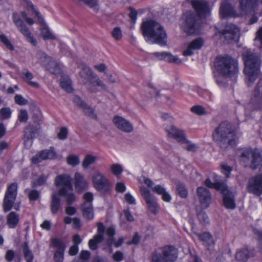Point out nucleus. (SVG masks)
Wrapping results in <instances>:
<instances>
[{
  "label": "nucleus",
  "mask_w": 262,
  "mask_h": 262,
  "mask_svg": "<svg viewBox=\"0 0 262 262\" xmlns=\"http://www.w3.org/2000/svg\"><path fill=\"white\" fill-rule=\"evenodd\" d=\"M139 13H140V14H141L142 13V10H139V11H137L136 10H134L133 9H130L129 16L132 21L134 24L136 23L137 20V16L138 14Z\"/></svg>",
  "instance_id": "obj_52"
},
{
  "label": "nucleus",
  "mask_w": 262,
  "mask_h": 262,
  "mask_svg": "<svg viewBox=\"0 0 262 262\" xmlns=\"http://www.w3.org/2000/svg\"><path fill=\"white\" fill-rule=\"evenodd\" d=\"M49 177V174H43L39 176L37 179H34L33 180V184L36 186H38L44 184L48 178Z\"/></svg>",
  "instance_id": "obj_45"
},
{
  "label": "nucleus",
  "mask_w": 262,
  "mask_h": 262,
  "mask_svg": "<svg viewBox=\"0 0 262 262\" xmlns=\"http://www.w3.org/2000/svg\"><path fill=\"white\" fill-rule=\"evenodd\" d=\"M83 216L87 220H92L94 217L93 206L92 204L83 203L82 206Z\"/></svg>",
  "instance_id": "obj_38"
},
{
  "label": "nucleus",
  "mask_w": 262,
  "mask_h": 262,
  "mask_svg": "<svg viewBox=\"0 0 262 262\" xmlns=\"http://www.w3.org/2000/svg\"><path fill=\"white\" fill-rule=\"evenodd\" d=\"M94 188L97 191L106 192L110 191L111 185L108 179L99 171H95L92 176Z\"/></svg>",
  "instance_id": "obj_14"
},
{
  "label": "nucleus",
  "mask_w": 262,
  "mask_h": 262,
  "mask_svg": "<svg viewBox=\"0 0 262 262\" xmlns=\"http://www.w3.org/2000/svg\"><path fill=\"white\" fill-rule=\"evenodd\" d=\"M51 243L52 246L57 248L54 253V260L55 262H62L66 248L65 244L60 239L57 238H53Z\"/></svg>",
  "instance_id": "obj_21"
},
{
  "label": "nucleus",
  "mask_w": 262,
  "mask_h": 262,
  "mask_svg": "<svg viewBox=\"0 0 262 262\" xmlns=\"http://www.w3.org/2000/svg\"><path fill=\"white\" fill-rule=\"evenodd\" d=\"M152 191L161 196L162 200L166 202H169L171 200L170 194L167 191L166 189L160 185H157L154 186Z\"/></svg>",
  "instance_id": "obj_34"
},
{
  "label": "nucleus",
  "mask_w": 262,
  "mask_h": 262,
  "mask_svg": "<svg viewBox=\"0 0 262 262\" xmlns=\"http://www.w3.org/2000/svg\"><path fill=\"white\" fill-rule=\"evenodd\" d=\"M60 86L68 93H71L73 91L71 80L67 76L62 77L60 81Z\"/></svg>",
  "instance_id": "obj_40"
},
{
  "label": "nucleus",
  "mask_w": 262,
  "mask_h": 262,
  "mask_svg": "<svg viewBox=\"0 0 262 262\" xmlns=\"http://www.w3.org/2000/svg\"><path fill=\"white\" fill-rule=\"evenodd\" d=\"M195 234L199 239L203 243L207 254L211 257L215 256L216 253L215 249V243L212 234L209 232L196 233Z\"/></svg>",
  "instance_id": "obj_15"
},
{
  "label": "nucleus",
  "mask_w": 262,
  "mask_h": 262,
  "mask_svg": "<svg viewBox=\"0 0 262 262\" xmlns=\"http://www.w3.org/2000/svg\"><path fill=\"white\" fill-rule=\"evenodd\" d=\"M255 43H259V48L262 49V27L257 32V35L254 39Z\"/></svg>",
  "instance_id": "obj_53"
},
{
  "label": "nucleus",
  "mask_w": 262,
  "mask_h": 262,
  "mask_svg": "<svg viewBox=\"0 0 262 262\" xmlns=\"http://www.w3.org/2000/svg\"><path fill=\"white\" fill-rule=\"evenodd\" d=\"M244 62V73L249 83L256 80L260 73V59L259 57L250 49H246L243 53Z\"/></svg>",
  "instance_id": "obj_4"
},
{
  "label": "nucleus",
  "mask_w": 262,
  "mask_h": 262,
  "mask_svg": "<svg viewBox=\"0 0 262 262\" xmlns=\"http://www.w3.org/2000/svg\"><path fill=\"white\" fill-rule=\"evenodd\" d=\"M138 180L141 194L144 199L148 209L151 213L155 215L158 212L159 205L156 199L152 197L150 191L143 186V184H145L148 187L150 188L153 185V182L144 176L138 177Z\"/></svg>",
  "instance_id": "obj_8"
},
{
  "label": "nucleus",
  "mask_w": 262,
  "mask_h": 262,
  "mask_svg": "<svg viewBox=\"0 0 262 262\" xmlns=\"http://www.w3.org/2000/svg\"><path fill=\"white\" fill-rule=\"evenodd\" d=\"M204 184L209 188H214L220 191H221L226 186L224 183L220 182L212 183L209 179H207L205 181Z\"/></svg>",
  "instance_id": "obj_41"
},
{
  "label": "nucleus",
  "mask_w": 262,
  "mask_h": 262,
  "mask_svg": "<svg viewBox=\"0 0 262 262\" xmlns=\"http://www.w3.org/2000/svg\"><path fill=\"white\" fill-rule=\"evenodd\" d=\"M221 191L224 195L223 203L225 207L228 209H234L236 204L233 194L228 189L226 185Z\"/></svg>",
  "instance_id": "obj_28"
},
{
  "label": "nucleus",
  "mask_w": 262,
  "mask_h": 262,
  "mask_svg": "<svg viewBox=\"0 0 262 262\" xmlns=\"http://www.w3.org/2000/svg\"><path fill=\"white\" fill-rule=\"evenodd\" d=\"M66 161L68 165L74 167L79 164L80 158L78 155L71 154L67 157Z\"/></svg>",
  "instance_id": "obj_43"
},
{
  "label": "nucleus",
  "mask_w": 262,
  "mask_h": 262,
  "mask_svg": "<svg viewBox=\"0 0 262 262\" xmlns=\"http://www.w3.org/2000/svg\"><path fill=\"white\" fill-rule=\"evenodd\" d=\"M23 5L26 7L27 13L26 12H23L22 16L26 20L29 25H32L34 23L32 19L28 17L27 15H30L34 18H37L38 23L40 24L41 34L45 39H53L55 36L53 32L50 30L47 25L45 23L43 18L38 12L37 10L29 0H24Z\"/></svg>",
  "instance_id": "obj_5"
},
{
  "label": "nucleus",
  "mask_w": 262,
  "mask_h": 262,
  "mask_svg": "<svg viewBox=\"0 0 262 262\" xmlns=\"http://www.w3.org/2000/svg\"><path fill=\"white\" fill-rule=\"evenodd\" d=\"M15 102L18 105H23L27 103V100L21 95H16L14 98Z\"/></svg>",
  "instance_id": "obj_58"
},
{
  "label": "nucleus",
  "mask_w": 262,
  "mask_h": 262,
  "mask_svg": "<svg viewBox=\"0 0 262 262\" xmlns=\"http://www.w3.org/2000/svg\"><path fill=\"white\" fill-rule=\"evenodd\" d=\"M198 218L200 223L205 225L209 223V219L207 214L204 211H201L198 214Z\"/></svg>",
  "instance_id": "obj_50"
},
{
  "label": "nucleus",
  "mask_w": 262,
  "mask_h": 262,
  "mask_svg": "<svg viewBox=\"0 0 262 262\" xmlns=\"http://www.w3.org/2000/svg\"><path fill=\"white\" fill-rule=\"evenodd\" d=\"M68 131L66 128L61 127L58 133V137L59 139L63 140L67 138Z\"/></svg>",
  "instance_id": "obj_63"
},
{
  "label": "nucleus",
  "mask_w": 262,
  "mask_h": 262,
  "mask_svg": "<svg viewBox=\"0 0 262 262\" xmlns=\"http://www.w3.org/2000/svg\"><path fill=\"white\" fill-rule=\"evenodd\" d=\"M253 231L254 233L257 236L259 241V247L262 252V231L256 228H254Z\"/></svg>",
  "instance_id": "obj_60"
},
{
  "label": "nucleus",
  "mask_w": 262,
  "mask_h": 262,
  "mask_svg": "<svg viewBox=\"0 0 262 262\" xmlns=\"http://www.w3.org/2000/svg\"><path fill=\"white\" fill-rule=\"evenodd\" d=\"M220 14L221 17H237L238 14L234 8L229 4L228 1L222 2L220 9Z\"/></svg>",
  "instance_id": "obj_27"
},
{
  "label": "nucleus",
  "mask_w": 262,
  "mask_h": 262,
  "mask_svg": "<svg viewBox=\"0 0 262 262\" xmlns=\"http://www.w3.org/2000/svg\"><path fill=\"white\" fill-rule=\"evenodd\" d=\"M191 5L199 19L196 18L192 12H187L184 31L188 35H200L203 31L200 19L210 16L212 6L208 1L205 0H193L191 2Z\"/></svg>",
  "instance_id": "obj_1"
},
{
  "label": "nucleus",
  "mask_w": 262,
  "mask_h": 262,
  "mask_svg": "<svg viewBox=\"0 0 262 262\" xmlns=\"http://www.w3.org/2000/svg\"><path fill=\"white\" fill-rule=\"evenodd\" d=\"M13 20L19 31L25 36L28 41L31 43L33 46H36L37 45L36 40L31 34L28 28L24 25L23 21L19 18V16L18 14H13Z\"/></svg>",
  "instance_id": "obj_17"
},
{
  "label": "nucleus",
  "mask_w": 262,
  "mask_h": 262,
  "mask_svg": "<svg viewBox=\"0 0 262 262\" xmlns=\"http://www.w3.org/2000/svg\"><path fill=\"white\" fill-rule=\"evenodd\" d=\"M113 123L117 128L125 132H131L133 127L126 119L119 116H116L113 118Z\"/></svg>",
  "instance_id": "obj_26"
},
{
  "label": "nucleus",
  "mask_w": 262,
  "mask_h": 262,
  "mask_svg": "<svg viewBox=\"0 0 262 262\" xmlns=\"http://www.w3.org/2000/svg\"><path fill=\"white\" fill-rule=\"evenodd\" d=\"M124 201L126 203L130 205H135L136 204V200L135 198L130 192H127L124 194Z\"/></svg>",
  "instance_id": "obj_49"
},
{
  "label": "nucleus",
  "mask_w": 262,
  "mask_h": 262,
  "mask_svg": "<svg viewBox=\"0 0 262 262\" xmlns=\"http://www.w3.org/2000/svg\"><path fill=\"white\" fill-rule=\"evenodd\" d=\"M28 118V114L26 110H21L18 114V119L21 122H26Z\"/></svg>",
  "instance_id": "obj_59"
},
{
  "label": "nucleus",
  "mask_w": 262,
  "mask_h": 262,
  "mask_svg": "<svg viewBox=\"0 0 262 262\" xmlns=\"http://www.w3.org/2000/svg\"><path fill=\"white\" fill-rule=\"evenodd\" d=\"M57 154L53 148L49 149L42 150L36 154L32 159L33 164H38L42 161L46 159H53L56 158Z\"/></svg>",
  "instance_id": "obj_22"
},
{
  "label": "nucleus",
  "mask_w": 262,
  "mask_h": 262,
  "mask_svg": "<svg viewBox=\"0 0 262 262\" xmlns=\"http://www.w3.org/2000/svg\"><path fill=\"white\" fill-rule=\"evenodd\" d=\"M110 170L114 175L118 177L123 172V168L121 164L114 163L111 165Z\"/></svg>",
  "instance_id": "obj_44"
},
{
  "label": "nucleus",
  "mask_w": 262,
  "mask_h": 262,
  "mask_svg": "<svg viewBox=\"0 0 262 262\" xmlns=\"http://www.w3.org/2000/svg\"><path fill=\"white\" fill-rule=\"evenodd\" d=\"M221 169L222 172L227 177H228L230 174L232 169L231 167L228 166L226 164L223 163L221 164Z\"/></svg>",
  "instance_id": "obj_54"
},
{
  "label": "nucleus",
  "mask_w": 262,
  "mask_h": 262,
  "mask_svg": "<svg viewBox=\"0 0 262 262\" xmlns=\"http://www.w3.org/2000/svg\"><path fill=\"white\" fill-rule=\"evenodd\" d=\"M191 111L198 115L201 116L206 114L205 108L201 105H194L191 108Z\"/></svg>",
  "instance_id": "obj_48"
},
{
  "label": "nucleus",
  "mask_w": 262,
  "mask_h": 262,
  "mask_svg": "<svg viewBox=\"0 0 262 262\" xmlns=\"http://www.w3.org/2000/svg\"><path fill=\"white\" fill-rule=\"evenodd\" d=\"M105 232L104 225L101 223L97 224V233L89 242V248L92 250H95L97 248L98 244L103 238V235Z\"/></svg>",
  "instance_id": "obj_24"
},
{
  "label": "nucleus",
  "mask_w": 262,
  "mask_h": 262,
  "mask_svg": "<svg viewBox=\"0 0 262 262\" xmlns=\"http://www.w3.org/2000/svg\"><path fill=\"white\" fill-rule=\"evenodd\" d=\"M165 130L169 138L175 139L178 142L180 141V131L178 127L171 125L166 127Z\"/></svg>",
  "instance_id": "obj_36"
},
{
  "label": "nucleus",
  "mask_w": 262,
  "mask_h": 262,
  "mask_svg": "<svg viewBox=\"0 0 262 262\" xmlns=\"http://www.w3.org/2000/svg\"><path fill=\"white\" fill-rule=\"evenodd\" d=\"M17 186L13 183L8 188L4 201V209L5 211H9L12 207L17 194Z\"/></svg>",
  "instance_id": "obj_20"
},
{
  "label": "nucleus",
  "mask_w": 262,
  "mask_h": 262,
  "mask_svg": "<svg viewBox=\"0 0 262 262\" xmlns=\"http://www.w3.org/2000/svg\"><path fill=\"white\" fill-rule=\"evenodd\" d=\"M222 34L226 40L237 42L240 37V29L234 24H229L225 26Z\"/></svg>",
  "instance_id": "obj_18"
},
{
  "label": "nucleus",
  "mask_w": 262,
  "mask_h": 262,
  "mask_svg": "<svg viewBox=\"0 0 262 262\" xmlns=\"http://www.w3.org/2000/svg\"><path fill=\"white\" fill-rule=\"evenodd\" d=\"M83 199L85 201L84 203L92 204L94 200L93 193L91 192H86L83 195Z\"/></svg>",
  "instance_id": "obj_57"
},
{
  "label": "nucleus",
  "mask_w": 262,
  "mask_h": 262,
  "mask_svg": "<svg viewBox=\"0 0 262 262\" xmlns=\"http://www.w3.org/2000/svg\"><path fill=\"white\" fill-rule=\"evenodd\" d=\"M97 159V156L95 155L90 154L85 155L81 163L82 167L84 169L89 168L96 162Z\"/></svg>",
  "instance_id": "obj_35"
},
{
  "label": "nucleus",
  "mask_w": 262,
  "mask_h": 262,
  "mask_svg": "<svg viewBox=\"0 0 262 262\" xmlns=\"http://www.w3.org/2000/svg\"><path fill=\"white\" fill-rule=\"evenodd\" d=\"M79 68L81 71L78 77L79 81L84 84L88 79L91 78L88 88L91 92L97 93L106 89V86L99 77L85 64L81 63Z\"/></svg>",
  "instance_id": "obj_7"
},
{
  "label": "nucleus",
  "mask_w": 262,
  "mask_h": 262,
  "mask_svg": "<svg viewBox=\"0 0 262 262\" xmlns=\"http://www.w3.org/2000/svg\"><path fill=\"white\" fill-rule=\"evenodd\" d=\"M23 75H24V80L28 84L35 88H39V84L38 82L32 80L33 75L31 72L27 70H24L23 71Z\"/></svg>",
  "instance_id": "obj_39"
},
{
  "label": "nucleus",
  "mask_w": 262,
  "mask_h": 262,
  "mask_svg": "<svg viewBox=\"0 0 262 262\" xmlns=\"http://www.w3.org/2000/svg\"><path fill=\"white\" fill-rule=\"evenodd\" d=\"M204 44V41L201 37L195 39L191 42L187 50L183 52L184 56H190L193 54L194 50L200 49Z\"/></svg>",
  "instance_id": "obj_31"
},
{
  "label": "nucleus",
  "mask_w": 262,
  "mask_h": 262,
  "mask_svg": "<svg viewBox=\"0 0 262 262\" xmlns=\"http://www.w3.org/2000/svg\"><path fill=\"white\" fill-rule=\"evenodd\" d=\"M240 161L245 167L249 166L252 169L262 167V155L257 149H243Z\"/></svg>",
  "instance_id": "obj_10"
},
{
  "label": "nucleus",
  "mask_w": 262,
  "mask_h": 262,
  "mask_svg": "<svg viewBox=\"0 0 262 262\" xmlns=\"http://www.w3.org/2000/svg\"><path fill=\"white\" fill-rule=\"evenodd\" d=\"M0 41L9 50H13L14 49L13 45L10 40L4 34L0 35Z\"/></svg>",
  "instance_id": "obj_51"
},
{
  "label": "nucleus",
  "mask_w": 262,
  "mask_h": 262,
  "mask_svg": "<svg viewBox=\"0 0 262 262\" xmlns=\"http://www.w3.org/2000/svg\"><path fill=\"white\" fill-rule=\"evenodd\" d=\"M231 125L227 122H222L213 133V140L222 148L228 145L233 146L236 143V137L231 130Z\"/></svg>",
  "instance_id": "obj_6"
},
{
  "label": "nucleus",
  "mask_w": 262,
  "mask_h": 262,
  "mask_svg": "<svg viewBox=\"0 0 262 262\" xmlns=\"http://www.w3.org/2000/svg\"><path fill=\"white\" fill-rule=\"evenodd\" d=\"M248 192L259 196L262 194V174L250 178L247 186Z\"/></svg>",
  "instance_id": "obj_19"
},
{
  "label": "nucleus",
  "mask_w": 262,
  "mask_h": 262,
  "mask_svg": "<svg viewBox=\"0 0 262 262\" xmlns=\"http://www.w3.org/2000/svg\"><path fill=\"white\" fill-rule=\"evenodd\" d=\"M105 234L107 236L106 238V242L108 246H111L113 244L115 247L117 248L121 245L123 242V238L122 237L119 238L116 242H114V235L115 231L113 227H109L105 230Z\"/></svg>",
  "instance_id": "obj_30"
},
{
  "label": "nucleus",
  "mask_w": 262,
  "mask_h": 262,
  "mask_svg": "<svg viewBox=\"0 0 262 262\" xmlns=\"http://www.w3.org/2000/svg\"><path fill=\"white\" fill-rule=\"evenodd\" d=\"M141 29L145 41L149 44L165 46L167 35L164 27L159 22L149 19L143 20Z\"/></svg>",
  "instance_id": "obj_3"
},
{
  "label": "nucleus",
  "mask_w": 262,
  "mask_h": 262,
  "mask_svg": "<svg viewBox=\"0 0 262 262\" xmlns=\"http://www.w3.org/2000/svg\"><path fill=\"white\" fill-rule=\"evenodd\" d=\"M18 221V216L15 212H11L7 217V223L10 228H14L17 224Z\"/></svg>",
  "instance_id": "obj_42"
},
{
  "label": "nucleus",
  "mask_w": 262,
  "mask_h": 262,
  "mask_svg": "<svg viewBox=\"0 0 262 262\" xmlns=\"http://www.w3.org/2000/svg\"><path fill=\"white\" fill-rule=\"evenodd\" d=\"M74 185L77 192H81L84 189L89 188V184L84 176L80 172H77L74 175Z\"/></svg>",
  "instance_id": "obj_29"
},
{
  "label": "nucleus",
  "mask_w": 262,
  "mask_h": 262,
  "mask_svg": "<svg viewBox=\"0 0 262 262\" xmlns=\"http://www.w3.org/2000/svg\"><path fill=\"white\" fill-rule=\"evenodd\" d=\"M197 194L201 207L208 208L211 203V194L209 190L203 187H199L197 189Z\"/></svg>",
  "instance_id": "obj_23"
},
{
  "label": "nucleus",
  "mask_w": 262,
  "mask_h": 262,
  "mask_svg": "<svg viewBox=\"0 0 262 262\" xmlns=\"http://www.w3.org/2000/svg\"><path fill=\"white\" fill-rule=\"evenodd\" d=\"M55 184L59 189L57 192H54L52 195L51 210L53 214H56L61 206L60 196L65 198L66 202L69 205L76 200V196L73 192L72 178L69 174L57 176L55 180Z\"/></svg>",
  "instance_id": "obj_2"
},
{
  "label": "nucleus",
  "mask_w": 262,
  "mask_h": 262,
  "mask_svg": "<svg viewBox=\"0 0 262 262\" xmlns=\"http://www.w3.org/2000/svg\"><path fill=\"white\" fill-rule=\"evenodd\" d=\"M178 59L179 57L178 56H174L170 52H166L165 61L173 63L178 61Z\"/></svg>",
  "instance_id": "obj_56"
},
{
  "label": "nucleus",
  "mask_w": 262,
  "mask_h": 262,
  "mask_svg": "<svg viewBox=\"0 0 262 262\" xmlns=\"http://www.w3.org/2000/svg\"><path fill=\"white\" fill-rule=\"evenodd\" d=\"M12 112L10 108L4 107L0 110V120L9 119L11 117Z\"/></svg>",
  "instance_id": "obj_46"
},
{
  "label": "nucleus",
  "mask_w": 262,
  "mask_h": 262,
  "mask_svg": "<svg viewBox=\"0 0 262 262\" xmlns=\"http://www.w3.org/2000/svg\"><path fill=\"white\" fill-rule=\"evenodd\" d=\"M214 66L219 73L225 77L234 76L238 72L236 61L228 56H217Z\"/></svg>",
  "instance_id": "obj_9"
},
{
  "label": "nucleus",
  "mask_w": 262,
  "mask_h": 262,
  "mask_svg": "<svg viewBox=\"0 0 262 262\" xmlns=\"http://www.w3.org/2000/svg\"><path fill=\"white\" fill-rule=\"evenodd\" d=\"M36 57L40 64L51 73L55 74L60 73L63 67V65L60 63H57L53 58L47 56L45 53L42 52H38Z\"/></svg>",
  "instance_id": "obj_12"
},
{
  "label": "nucleus",
  "mask_w": 262,
  "mask_h": 262,
  "mask_svg": "<svg viewBox=\"0 0 262 262\" xmlns=\"http://www.w3.org/2000/svg\"><path fill=\"white\" fill-rule=\"evenodd\" d=\"M167 52H154L151 54L153 57H155L158 60H165V57L166 55Z\"/></svg>",
  "instance_id": "obj_55"
},
{
  "label": "nucleus",
  "mask_w": 262,
  "mask_h": 262,
  "mask_svg": "<svg viewBox=\"0 0 262 262\" xmlns=\"http://www.w3.org/2000/svg\"><path fill=\"white\" fill-rule=\"evenodd\" d=\"M30 200H36L39 197V193L37 191L33 190L30 191L28 194Z\"/></svg>",
  "instance_id": "obj_64"
},
{
  "label": "nucleus",
  "mask_w": 262,
  "mask_h": 262,
  "mask_svg": "<svg viewBox=\"0 0 262 262\" xmlns=\"http://www.w3.org/2000/svg\"><path fill=\"white\" fill-rule=\"evenodd\" d=\"M187 144L183 145V148L186 149L189 151L194 152L198 148V146L194 143L190 142L186 137L185 135L181 131V144Z\"/></svg>",
  "instance_id": "obj_37"
},
{
  "label": "nucleus",
  "mask_w": 262,
  "mask_h": 262,
  "mask_svg": "<svg viewBox=\"0 0 262 262\" xmlns=\"http://www.w3.org/2000/svg\"><path fill=\"white\" fill-rule=\"evenodd\" d=\"M112 35L113 37L118 40L122 37V32L119 28H115L112 32Z\"/></svg>",
  "instance_id": "obj_61"
},
{
  "label": "nucleus",
  "mask_w": 262,
  "mask_h": 262,
  "mask_svg": "<svg viewBox=\"0 0 262 262\" xmlns=\"http://www.w3.org/2000/svg\"><path fill=\"white\" fill-rule=\"evenodd\" d=\"M115 187L116 191L120 193L124 192L126 190L125 185L122 182H117Z\"/></svg>",
  "instance_id": "obj_62"
},
{
  "label": "nucleus",
  "mask_w": 262,
  "mask_h": 262,
  "mask_svg": "<svg viewBox=\"0 0 262 262\" xmlns=\"http://www.w3.org/2000/svg\"><path fill=\"white\" fill-rule=\"evenodd\" d=\"M253 97L254 98L252 99L250 102L246 106L245 113L247 115L252 110L262 108V81L258 83L253 92Z\"/></svg>",
  "instance_id": "obj_16"
},
{
  "label": "nucleus",
  "mask_w": 262,
  "mask_h": 262,
  "mask_svg": "<svg viewBox=\"0 0 262 262\" xmlns=\"http://www.w3.org/2000/svg\"><path fill=\"white\" fill-rule=\"evenodd\" d=\"M239 6L242 11L246 14H251L249 23L253 24L258 21L256 15L257 13L258 0H239Z\"/></svg>",
  "instance_id": "obj_13"
},
{
  "label": "nucleus",
  "mask_w": 262,
  "mask_h": 262,
  "mask_svg": "<svg viewBox=\"0 0 262 262\" xmlns=\"http://www.w3.org/2000/svg\"><path fill=\"white\" fill-rule=\"evenodd\" d=\"M23 252L25 258L27 262H32L33 255L31 251L29 250L27 245L25 244L23 248Z\"/></svg>",
  "instance_id": "obj_47"
},
{
  "label": "nucleus",
  "mask_w": 262,
  "mask_h": 262,
  "mask_svg": "<svg viewBox=\"0 0 262 262\" xmlns=\"http://www.w3.org/2000/svg\"><path fill=\"white\" fill-rule=\"evenodd\" d=\"M253 252L252 249H249L248 248H244L237 251L236 254V258L238 261L245 262L250 256H253Z\"/></svg>",
  "instance_id": "obj_33"
},
{
  "label": "nucleus",
  "mask_w": 262,
  "mask_h": 262,
  "mask_svg": "<svg viewBox=\"0 0 262 262\" xmlns=\"http://www.w3.org/2000/svg\"><path fill=\"white\" fill-rule=\"evenodd\" d=\"M40 128L39 124L35 127L28 126L25 131L24 145L27 148H29L32 144L33 138L38 133Z\"/></svg>",
  "instance_id": "obj_25"
},
{
  "label": "nucleus",
  "mask_w": 262,
  "mask_h": 262,
  "mask_svg": "<svg viewBox=\"0 0 262 262\" xmlns=\"http://www.w3.org/2000/svg\"><path fill=\"white\" fill-rule=\"evenodd\" d=\"M162 253L153 254L151 262H174L178 257V250L172 246H166L162 249Z\"/></svg>",
  "instance_id": "obj_11"
},
{
  "label": "nucleus",
  "mask_w": 262,
  "mask_h": 262,
  "mask_svg": "<svg viewBox=\"0 0 262 262\" xmlns=\"http://www.w3.org/2000/svg\"><path fill=\"white\" fill-rule=\"evenodd\" d=\"M73 101L76 104L79 105L83 109V112L85 114L92 118L96 117V115L94 113L93 109L90 106L86 105L79 97L75 96Z\"/></svg>",
  "instance_id": "obj_32"
}]
</instances>
